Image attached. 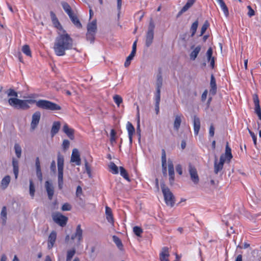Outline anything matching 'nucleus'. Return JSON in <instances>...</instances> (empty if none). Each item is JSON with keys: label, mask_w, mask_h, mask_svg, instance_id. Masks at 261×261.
I'll return each mask as SVG.
<instances>
[{"label": "nucleus", "mask_w": 261, "mask_h": 261, "mask_svg": "<svg viewBox=\"0 0 261 261\" xmlns=\"http://www.w3.org/2000/svg\"><path fill=\"white\" fill-rule=\"evenodd\" d=\"M253 100L255 106V112L258 119L261 120V109L259 105V100L257 94H255L253 95Z\"/></svg>", "instance_id": "10"}, {"label": "nucleus", "mask_w": 261, "mask_h": 261, "mask_svg": "<svg viewBox=\"0 0 261 261\" xmlns=\"http://www.w3.org/2000/svg\"><path fill=\"white\" fill-rule=\"evenodd\" d=\"M14 149L16 155L18 158H20L21 154V148L20 145L18 144H15L14 145Z\"/></svg>", "instance_id": "44"}, {"label": "nucleus", "mask_w": 261, "mask_h": 261, "mask_svg": "<svg viewBox=\"0 0 261 261\" xmlns=\"http://www.w3.org/2000/svg\"><path fill=\"white\" fill-rule=\"evenodd\" d=\"M113 240L116 245L118 248H120L123 247L122 243L121 242V240L116 236H113Z\"/></svg>", "instance_id": "51"}, {"label": "nucleus", "mask_w": 261, "mask_h": 261, "mask_svg": "<svg viewBox=\"0 0 261 261\" xmlns=\"http://www.w3.org/2000/svg\"><path fill=\"white\" fill-rule=\"evenodd\" d=\"M206 55H207V59L208 60H210V59L211 58H213L212 57L213 49H212V48L211 47H210L208 49V50H207Z\"/></svg>", "instance_id": "59"}, {"label": "nucleus", "mask_w": 261, "mask_h": 261, "mask_svg": "<svg viewBox=\"0 0 261 261\" xmlns=\"http://www.w3.org/2000/svg\"><path fill=\"white\" fill-rule=\"evenodd\" d=\"M196 0H187V2L185 5L181 8L180 11L179 12L178 15H180L183 13L187 11L190 8H191L193 4L195 3Z\"/></svg>", "instance_id": "26"}, {"label": "nucleus", "mask_w": 261, "mask_h": 261, "mask_svg": "<svg viewBox=\"0 0 261 261\" xmlns=\"http://www.w3.org/2000/svg\"><path fill=\"white\" fill-rule=\"evenodd\" d=\"M11 177L9 175H6L2 180L1 186L3 189H6L10 182Z\"/></svg>", "instance_id": "31"}, {"label": "nucleus", "mask_w": 261, "mask_h": 261, "mask_svg": "<svg viewBox=\"0 0 261 261\" xmlns=\"http://www.w3.org/2000/svg\"><path fill=\"white\" fill-rule=\"evenodd\" d=\"M161 189L166 204L172 207L175 203V198L173 194L164 184L161 185Z\"/></svg>", "instance_id": "4"}, {"label": "nucleus", "mask_w": 261, "mask_h": 261, "mask_svg": "<svg viewBox=\"0 0 261 261\" xmlns=\"http://www.w3.org/2000/svg\"><path fill=\"white\" fill-rule=\"evenodd\" d=\"M54 221L60 226L63 227L67 224L68 218L61 213H57L53 216Z\"/></svg>", "instance_id": "7"}, {"label": "nucleus", "mask_w": 261, "mask_h": 261, "mask_svg": "<svg viewBox=\"0 0 261 261\" xmlns=\"http://www.w3.org/2000/svg\"><path fill=\"white\" fill-rule=\"evenodd\" d=\"M69 146H70V142L69 141V140H68L67 139H65L63 141V143L62 144V149L64 151L67 150L69 148Z\"/></svg>", "instance_id": "50"}, {"label": "nucleus", "mask_w": 261, "mask_h": 261, "mask_svg": "<svg viewBox=\"0 0 261 261\" xmlns=\"http://www.w3.org/2000/svg\"><path fill=\"white\" fill-rule=\"evenodd\" d=\"M61 127V123L59 121H55L52 125L51 129V136H54L57 134L60 130Z\"/></svg>", "instance_id": "27"}, {"label": "nucleus", "mask_w": 261, "mask_h": 261, "mask_svg": "<svg viewBox=\"0 0 261 261\" xmlns=\"http://www.w3.org/2000/svg\"><path fill=\"white\" fill-rule=\"evenodd\" d=\"M57 233L55 231H52L49 234L48 238L47 248L48 249H51L56 241Z\"/></svg>", "instance_id": "15"}, {"label": "nucleus", "mask_w": 261, "mask_h": 261, "mask_svg": "<svg viewBox=\"0 0 261 261\" xmlns=\"http://www.w3.org/2000/svg\"><path fill=\"white\" fill-rule=\"evenodd\" d=\"M62 6L64 9V10L65 11V12L68 14L69 16L71 14H72L73 12L71 7L70 5L66 2H63L62 3Z\"/></svg>", "instance_id": "36"}, {"label": "nucleus", "mask_w": 261, "mask_h": 261, "mask_svg": "<svg viewBox=\"0 0 261 261\" xmlns=\"http://www.w3.org/2000/svg\"><path fill=\"white\" fill-rule=\"evenodd\" d=\"M208 26H209V23L207 20H206L201 28L200 35V36H202L205 32V31L207 30Z\"/></svg>", "instance_id": "49"}, {"label": "nucleus", "mask_w": 261, "mask_h": 261, "mask_svg": "<svg viewBox=\"0 0 261 261\" xmlns=\"http://www.w3.org/2000/svg\"><path fill=\"white\" fill-rule=\"evenodd\" d=\"M35 189L32 179L30 180V194L33 198L35 195Z\"/></svg>", "instance_id": "42"}, {"label": "nucleus", "mask_w": 261, "mask_h": 261, "mask_svg": "<svg viewBox=\"0 0 261 261\" xmlns=\"http://www.w3.org/2000/svg\"><path fill=\"white\" fill-rule=\"evenodd\" d=\"M155 25L153 21L151 20L149 22L148 29L146 35L145 44L149 47L152 44L154 37V29Z\"/></svg>", "instance_id": "5"}, {"label": "nucleus", "mask_w": 261, "mask_h": 261, "mask_svg": "<svg viewBox=\"0 0 261 261\" xmlns=\"http://www.w3.org/2000/svg\"><path fill=\"white\" fill-rule=\"evenodd\" d=\"M106 215L107 221L112 224H114V217L112 210L108 206L106 207Z\"/></svg>", "instance_id": "23"}, {"label": "nucleus", "mask_w": 261, "mask_h": 261, "mask_svg": "<svg viewBox=\"0 0 261 261\" xmlns=\"http://www.w3.org/2000/svg\"><path fill=\"white\" fill-rule=\"evenodd\" d=\"M71 239L74 240L75 239H77L78 242L80 243L83 240V230L81 228V226L79 224L76 228L75 232L71 236Z\"/></svg>", "instance_id": "12"}, {"label": "nucleus", "mask_w": 261, "mask_h": 261, "mask_svg": "<svg viewBox=\"0 0 261 261\" xmlns=\"http://www.w3.org/2000/svg\"><path fill=\"white\" fill-rule=\"evenodd\" d=\"M224 163L225 158L223 155L220 156L219 162H218L217 158L215 159L214 162V172L215 174H218L219 171L222 170Z\"/></svg>", "instance_id": "9"}, {"label": "nucleus", "mask_w": 261, "mask_h": 261, "mask_svg": "<svg viewBox=\"0 0 261 261\" xmlns=\"http://www.w3.org/2000/svg\"><path fill=\"white\" fill-rule=\"evenodd\" d=\"M7 93L8 96H12L14 97H17V93L12 89H9L7 92Z\"/></svg>", "instance_id": "53"}, {"label": "nucleus", "mask_w": 261, "mask_h": 261, "mask_svg": "<svg viewBox=\"0 0 261 261\" xmlns=\"http://www.w3.org/2000/svg\"><path fill=\"white\" fill-rule=\"evenodd\" d=\"M64 163V156L59 152L57 154L58 180L59 189H62L63 185Z\"/></svg>", "instance_id": "3"}, {"label": "nucleus", "mask_w": 261, "mask_h": 261, "mask_svg": "<svg viewBox=\"0 0 261 261\" xmlns=\"http://www.w3.org/2000/svg\"><path fill=\"white\" fill-rule=\"evenodd\" d=\"M176 171L177 173L180 175H181L182 174V167L179 164L176 166Z\"/></svg>", "instance_id": "61"}, {"label": "nucleus", "mask_w": 261, "mask_h": 261, "mask_svg": "<svg viewBox=\"0 0 261 261\" xmlns=\"http://www.w3.org/2000/svg\"><path fill=\"white\" fill-rule=\"evenodd\" d=\"M249 132L250 136L252 138L254 145H256V141H257V138H256V136L255 135L254 133L253 132H252V131H251L250 130H249Z\"/></svg>", "instance_id": "60"}, {"label": "nucleus", "mask_w": 261, "mask_h": 261, "mask_svg": "<svg viewBox=\"0 0 261 261\" xmlns=\"http://www.w3.org/2000/svg\"><path fill=\"white\" fill-rule=\"evenodd\" d=\"M169 249L167 247H164L161 252L160 253V259L161 261H170Z\"/></svg>", "instance_id": "16"}, {"label": "nucleus", "mask_w": 261, "mask_h": 261, "mask_svg": "<svg viewBox=\"0 0 261 261\" xmlns=\"http://www.w3.org/2000/svg\"><path fill=\"white\" fill-rule=\"evenodd\" d=\"M120 174L125 179L128 181H130V179L128 176L127 171L122 166L119 167Z\"/></svg>", "instance_id": "35"}, {"label": "nucleus", "mask_w": 261, "mask_h": 261, "mask_svg": "<svg viewBox=\"0 0 261 261\" xmlns=\"http://www.w3.org/2000/svg\"><path fill=\"white\" fill-rule=\"evenodd\" d=\"M73 39L65 31L63 33L59 34L55 39L54 50L57 56H63L66 50L72 49L73 48Z\"/></svg>", "instance_id": "2"}, {"label": "nucleus", "mask_w": 261, "mask_h": 261, "mask_svg": "<svg viewBox=\"0 0 261 261\" xmlns=\"http://www.w3.org/2000/svg\"><path fill=\"white\" fill-rule=\"evenodd\" d=\"M12 165L13 167V172L15 175V178L17 179L19 173L18 161L15 160L14 159H13Z\"/></svg>", "instance_id": "32"}, {"label": "nucleus", "mask_w": 261, "mask_h": 261, "mask_svg": "<svg viewBox=\"0 0 261 261\" xmlns=\"http://www.w3.org/2000/svg\"><path fill=\"white\" fill-rule=\"evenodd\" d=\"M45 188L47 193L49 199L51 200L54 195V190L51 183L49 181H46L45 183Z\"/></svg>", "instance_id": "22"}, {"label": "nucleus", "mask_w": 261, "mask_h": 261, "mask_svg": "<svg viewBox=\"0 0 261 261\" xmlns=\"http://www.w3.org/2000/svg\"><path fill=\"white\" fill-rule=\"evenodd\" d=\"M71 162L75 163L76 165H81V160L80 158V153L78 150L76 148L73 149L72 150L71 156Z\"/></svg>", "instance_id": "14"}, {"label": "nucleus", "mask_w": 261, "mask_h": 261, "mask_svg": "<svg viewBox=\"0 0 261 261\" xmlns=\"http://www.w3.org/2000/svg\"><path fill=\"white\" fill-rule=\"evenodd\" d=\"M133 231L137 236L140 237L143 232V230L140 227L136 226L133 228Z\"/></svg>", "instance_id": "47"}, {"label": "nucleus", "mask_w": 261, "mask_h": 261, "mask_svg": "<svg viewBox=\"0 0 261 261\" xmlns=\"http://www.w3.org/2000/svg\"><path fill=\"white\" fill-rule=\"evenodd\" d=\"M247 9H248V15L249 17H251L255 15L254 11L250 6H248Z\"/></svg>", "instance_id": "55"}, {"label": "nucleus", "mask_w": 261, "mask_h": 261, "mask_svg": "<svg viewBox=\"0 0 261 261\" xmlns=\"http://www.w3.org/2000/svg\"><path fill=\"white\" fill-rule=\"evenodd\" d=\"M126 128L128 132L129 142L132 143L133 135L135 134V129L133 124L129 121L126 124Z\"/></svg>", "instance_id": "19"}, {"label": "nucleus", "mask_w": 261, "mask_h": 261, "mask_svg": "<svg viewBox=\"0 0 261 261\" xmlns=\"http://www.w3.org/2000/svg\"><path fill=\"white\" fill-rule=\"evenodd\" d=\"M116 133L114 129H112L111 130L110 133V142L111 144L113 145V144L116 143Z\"/></svg>", "instance_id": "40"}, {"label": "nucleus", "mask_w": 261, "mask_h": 261, "mask_svg": "<svg viewBox=\"0 0 261 261\" xmlns=\"http://www.w3.org/2000/svg\"><path fill=\"white\" fill-rule=\"evenodd\" d=\"M36 95L31 94L29 97V99H20L17 98H10L8 99L9 105L16 109L27 110L30 108V105L36 104V106L39 108L51 110L58 111L61 110V107L56 103L49 100L40 99L38 101L35 98Z\"/></svg>", "instance_id": "1"}, {"label": "nucleus", "mask_w": 261, "mask_h": 261, "mask_svg": "<svg viewBox=\"0 0 261 261\" xmlns=\"http://www.w3.org/2000/svg\"><path fill=\"white\" fill-rule=\"evenodd\" d=\"M85 165V168H86V171L87 173L88 174L89 177H91V170L90 167L89 166L88 163L87 162H86Z\"/></svg>", "instance_id": "56"}, {"label": "nucleus", "mask_w": 261, "mask_h": 261, "mask_svg": "<svg viewBox=\"0 0 261 261\" xmlns=\"http://www.w3.org/2000/svg\"><path fill=\"white\" fill-rule=\"evenodd\" d=\"M215 134V128L213 124H212L210 127L209 129V135L210 137H214Z\"/></svg>", "instance_id": "57"}, {"label": "nucleus", "mask_w": 261, "mask_h": 261, "mask_svg": "<svg viewBox=\"0 0 261 261\" xmlns=\"http://www.w3.org/2000/svg\"><path fill=\"white\" fill-rule=\"evenodd\" d=\"M210 87H211V89L210 90V94H211L213 95H215L217 92V85H216V79L213 74H212L211 76Z\"/></svg>", "instance_id": "20"}, {"label": "nucleus", "mask_w": 261, "mask_h": 261, "mask_svg": "<svg viewBox=\"0 0 261 261\" xmlns=\"http://www.w3.org/2000/svg\"><path fill=\"white\" fill-rule=\"evenodd\" d=\"M41 118V113L39 111L35 112L32 115L31 122V129L33 130L38 126Z\"/></svg>", "instance_id": "8"}, {"label": "nucleus", "mask_w": 261, "mask_h": 261, "mask_svg": "<svg viewBox=\"0 0 261 261\" xmlns=\"http://www.w3.org/2000/svg\"><path fill=\"white\" fill-rule=\"evenodd\" d=\"M189 172L192 182L195 185L198 184L199 182V177L197 170L196 167L191 164L189 165Z\"/></svg>", "instance_id": "6"}, {"label": "nucleus", "mask_w": 261, "mask_h": 261, "mask_svg": "<svg viewBox=\"0 0 261 261\" xmlns=\"http://www.w3.org/2000/svg\"><path fill=\"white\" fill-rule=\"evenodd\" d=\"M75 253V250L72 249L67 251L66 261H71V258L73 257Z\"/></svg>", "instance_id": "41"}, {"label": "nucleus", "mask_w": 261, "mask_h": 261, "mask_svg": "<svg viewBox=\"0 0 261 261\" xmlns=\"http://www.w3.org/2000/svg\"><path fill=\"white\" fill-rule=\"evenodd\" d=\"M162 167L163 173L164 175L167 174V161L166 151L164 149H162Z\"/></svg>", "instance_id": "18"}, {"label": "nucleus", "mask_w": 261, "mask_h": 261, "mask_svg": "<svg viewBox=\"0 0 261 261\" xmlns=\"http://www.w3.org/2000/svg\"><path fill=\"white\" fill-rule=\"evenodd\" d=\"M62 130L70 140L74 139V130L70 128L67 123L64 124Z\"/></svg>", "instance_id": "13"}, {"label": "nucleus", "mask_w": 261, "mask_h": 261, "mask_svg": "<svg viewBox=\"0 0 261 261\" xmlns=\"http://www.w3.org/2000/svg\"><path fill=\"white\" fill-rule=\"evenodd\" d=\"M200 50L201 46L200 45L196 46L194 48V49L191 53L190 55V59L192 60H195V59L197 58L198 54L199 53Z\"/></svg>", "instance_id": "33"}, {"label": "nucleus", "mask_w": 261, "mask_h": 261, "mask_svg": "<svg viewBox=\"0 0 261 261\" xmlns=\"http://www.w3.org/2000/svg\"><path fill=\"white\" fill-rule=\"evenodd\" d=\"M182 117V115L181 114L175 116V120L174 121V129L178 131L179 130V128L180 127L181 122V117Z\"/></svg>", "instance_id": "28"}, {"label": "nucleus", "mask_w": 261, "mask_h": 261, "mask_svg": "<svg viewBox=\"0 0 261 261\" xmlns=\"http://www.w3.org/2000/svg\"><path fill=\"white\" fill-rule=\"evenodd\" d=\"M162 81H163V79H162V76L161 74V71L160 69L159 73L157 75L156 87H159V88H162Z\"/></svg>", "instance_id": "45"}, {"label": "nucleus", "mask_w": 261, "mask_h": 261, "mask_svg": "<svg viewBox=\"0 0 261 261\" xmlns=\"http://www.w3.org/2000/svg\"><path fill=\"white\" fill-rule=\"evenodd\" d=\"M135 55L130 54L127 57L126 61L124 63V66L125 67H127L129 66L130 64V61L132 60H133V58L134 57Z\"/></svg>", "instance_id": "52"}, {"label": "nucleus", "mask_w": 261, "mask_h": 261, "mask_svg": "<svg viewBox=\"0 0 261 261\" xmlns=\"http://www.w3.org/2000/svg\"><path fill=\"white\" fill-rule=\"evenodd\" d=\"M113 100L118 107L122 102V98L119 95H115L113 96Z\"/></svg>", "instance_id": "46"}, {"label": "nucleus", "mask_w": 261, "mask_h": 261, "mask_svg": "<svg viewBox=\"0 0 261 261\" xmlns=\"http://www.w3.org/2000/svg\"><path fill=\"white\" fill-rule=\"evenodd\" d=\"M207 94V90H205L203 92L201 95V100L202 101H205Z\"/></svg>", "instance_id": "63"}, {"label": "nucleus", "mask_w": 261, "mask_h": 261, "mask_svg": "<svg viewBox=\"0 0 261 261\" xmlns=\"http://www.w3.org/2000/svg\"><path fill=\"white\" fill-rule=\"evenodd\" d=\"M2 219L3 220V225H5L7 220V208L4 206L2 209L1 213Z\"/></svg>", "instance_id": "37"}, {"label": "nucleus", "mask_w": 261, "mask_h": 261, "mask_svg": "<svg viewBox=\"0 0 261 261\" xmlns=\"http://www.w3.org/2000/svg\"><path fill=\"white\" fill-rule=\"evenodd\" d=\"M95 33L87 32L86 34L87 39L90 41L91 43H93L95 40Z\"/></svg>", "instance_id": "43"}, {"label": "nucleus", "mask_w": 261, "mask_h": 261, "mask_svg": "<svg viewBox=\"0 0 261 261\" xmlns=\"http://www.w3.org/2000/svg\"><path fill=\"white\" fill-rule=\"evenodd\" d=\"M50 168L51 171L54 173L56 172V165L54 160L51 162Z\"/></svg>", "instance_id": "58"}, {"label": "nucleus", "mask_w": 261, "mask_h": 261, "mask_svg": "<svg viewBox=\"0 0 261 261\" xmlns=\"http://www.w3.org/2000/svg\"><path fill=\"white\" fill-rule=\"evenodd\" d=\"M109 171L113 174H117L119 173L118 167L114 162H110L109 165Z\"/></svg>", "instance_id": "34"}, {"label": "nucleus", "mask_w": 261, "mask_h": 261, "mask_svg": "<svg viewBox=\"0 0 261 261\" xmlns=\"http://www.w3.org/2000/svg\"><path fill=\"white\" fill-rule=\"evenodd\" d=\"M69 18H70L72 23L77 28H81L82 27V25L80 22L77 16L76 15L74 14L73 13L69 15Z\"/></svg>", "instance_id": "25"}, {"label": "nucleus", "mask_w": 261, "mask_h": 261, "mask_svg": "<svg viewBox=\"0 0 261 261\" xmlns=\"http://www.w3.org/2000/svg\"><path fill=\"white\" fill-rule=\"evenodd\" d=\"M223 155L225 158V161L226 160L228 163L233 158L232 154L231 153V149L229 146L228 143H227L226 145L225 154Z\"/></svg>", "instance_id": "24"}, {"label": "nucleus", "mask_w": 261, "mask_h": 261, "mask_svg": "<svg viewBox=\"0 0 261 261\" xmlns=\"http://www.w3.org/2000/svg\"><path fill=\"white\" fill-rule=\"evenodd\" d=\"M193 125L194 135L197 136L200 128V119L196 115L193 117Z\"/></svg>", "instance_id": "17"}, {"label": "nucleus", "mask_w": 261, "mask_h": 261, "mask_svg": "<svg viewBox=\"0 0 261 261\" xmlns=\"http://www.w3.org/2000/svg\"><path fill=\"white\" fill-rule=\"evenodd\" d=\"M136 44H137V41H135L133 44V48H132V50L130 53L134 55H135V54L136 52V45H137Z\"/></svg>", "instance_id": "62"}, {"label": "nucleus", "mask_w": 261, "mask_h": 261, "mask_svg": "<svg viewBox=\"0 0 261 261\" xmlns=\"http://www.w3.org/2000/svg\"><path fill=\"white\" fill-rule=\"evenodd\" d=\"M168 167L169 176V181L170 184L172 185L174 180V169L173 162L171 160H168Z\"/></svg>", "instance_id": "11"}, {"label": "nucleus", "mask_w": 261, "mask_h": 261, "mask_svg": "<svg viewBox=\"0 0 261 261\" xmlns=\"http://www.w3.org/2000/svg\"><path fill=\"white\" fill-rule=\"evenodd\" d=\"M138 109V113H137V132L139 134V136L141 135V128H140V114L139 111V108Z\"/></svg>", "instance_id": "48"}, {"label": "nucleus", "mask_w": 261, "mask_h": 261, "mask_svg": "<svg viewBox=\"0 0 261 261\" xmlns=\"http://www.w3.org/2000/svg\"><path fill=\"white\" fill-rule=\"evenodd\" d=\"M97 30L96 20L94 19L87 25V32L95 33Z\"/></svg>", "instance_id": "30"}, {"label": "nucleus", "mask_w": 261, "mask_h": 261, "mask_svg": "<svg viewBox=\"0 0 261 261\" xmlns=\"http://www.w3.org/2000/svg\"><path fill=\"white\" fill-rule=\"evenodd\" d=\"M50 15L54 26L58 29H62V25H61L55 13L53 11H50Z\"/></svg>", "instance_id": "21"}, {"label": "nucleus", "mask_w": 261, "mask_h": 261, "mask_svg": "<svg viewBox=\"0 0 261 261\" xmlns=\"http://www.w3.org/2000/svg\"><path fill=\"white\" fill-rule=\"evenodd\" d=\"M22 51L25 55L29 57H32V52L29 45H24L22 47Z\"/></svg>", "instance_id": "39"}, {"label": "nucleus", "mask_w": 261, "mask_h": 261, "mask_svg": "<svg viewBox=\"0 0 261 261\" xmlns=\"http://www.w3.org/2000/svg\"><path fill=\"white\" fill-rule=\"evenodd\" d=\"M198 25V21L196 20L194 22L190 28V31L191 32V37H193L195 34Z\"/></svg>", "instance_id": "38"}, {"label": "nucleus", "mask_w": 261, "mask_h": 261, "mask_svg": "<svg viewBox=\"0 0 261 261\" xmlns=\"http://www.w3.org/2000/svg\"><path fill=\"white\" fill-rule=\"evenodd\" d=\"M61 209L63 211H70L71 206L69 203H65L62 205Z\"/></svg>", "instance_id": "54"}, {"label": "nucleus", "mask_w": 261, "mask_h": 261, "mask_svg": "<svg viewBox=\"0 0 261 261\" xmlns=\"http://www.w3.org/2000/svg\"><path fill=\"white\" fill-rule=\"evenodd\" d=\"M35 164H36V169H38L39 170V169H40V168H41V167H40V161H39V159L38 157H37L36 159Z\"/></svg>", "instance_id": "64"}, {"label": "nucleus", "mask_w": 261, "mask_h": 261, "mask_svg": "<svg viewBox=\"0 0 261 261\" xmlns=\"http://www.w3.org/2000/svg\"><path fill=\"white\" fill-rule=\"evenodd\" d=\"M219 4L221 10L223 11L225 16L227 17L229 15L228 9L223 0H216Z\"/></svg>", "instance_id": "29"}]
</instances>
